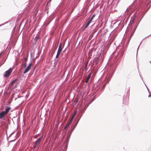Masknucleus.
Masks as SVG:
<instances>
[{
	"label": "nucleus",
	"instance_id": "nucleus-1",
	"mask_svg": "<svg viewBox=\"0 0 151 151\" xmlns=\"http://www.w3.org/2000/svg\"><path fill=\"white\" fill-rule=\"evenodd\" d=\"M42 139V137H40L37 139L34 144V145L33 146V148L35 149L36 147L37 146L40 144Z\"/></svg>",
	"mask_w": 151,
	"mask_h": 151
},
{
	"label": "nucleus",
	"instance_id": "nucleus-2",
	"mask_svg": "<svg viewBox=\"0 0 151 151\" xmlns=\"http://www.w3.org/2000/svg\"><path fill=\"white\" fill-rule=\"evenodd\" d=\"M12 70L11 68H10L7 71H6L4 75V76L5 77H8L11 73Z\"/></svg>",
	"mask_w": 151,
	"mask_h": 151
},
{
	"label": "nucleus",
	"instance_id": "nucleus-3",
	"mask_svg": "<svg viewBox=\"0 0 151 151\" xmlns=\"http://www.w3.org/2000/svg\"><path fill=\"white\" fill-rule=\"evenodd\" d=\"M62 50V48L61 47V44L60 43L59 46L57 54L56 56V58H58L60 55V52Z\"/></svg>",
	"mask_w": 151,
	"mask_h": 151
},
{
	"label": "nucleus",
	"instance_id": "nucleus-4",
	"mask_svg": "<svg viewBox=\"0 0 151 151\" xmlns=\"http://www.w3.org/2000/svg\"><path fill=\"white\" fill-rule=\"evenodd\" d=\"M32 65V63H30L28 66L27 67L26 69H25L24 71V73L25 74L28 72L30 69L31 66Z\"/></svg>",
	"mask_w": 151,
	"mask_h": 151
},
{
	"label": "nucleus",
	"instance_id": "nucleus-5",
	"mask_svg": "<svg viewBox=\"0 0 151 151\" xmlns=\"http://www.w3.org/2000/svg\"><path fill=\"white\" fill-rule=\"evenodd\" d=\"M7 114L3 111L0 113V119H2Z\"/></svg>",
	"mask_w": 151,
	"mask_h": 151
},
{
	"label": "nucleus",
	"instance_id": "nucleus-6",
	"mask_svg": "<svg viewBox=\"0 0 151 151\" xmlns=\"http://www.w3.org/2000/svg\"><path fill=\"white\" fill-rule=\"evenodd\" d=\"M91 73H90L88 75L87 77L86 80V83H87L88 82V81H89V79L91 77Z\"/></svg>",
	"mask_w": 151,
	"mask_h": 151
},
{
	"label": "nucleus",
	"instance_id": "nucleus-7",
	"mask_svg": "<svg viewBox=\"0 0 151 151\" xmlns=\"http://www.w3.org/2000/svg\"><path fill=\"white\" fill-rule=\"evenodd\" d=\"M92 21V20H91V19H90V20L88 21V22L87 23L86 26H85V27L84 28V29H86L89 26V24L91 23V22Z\"/></svg>",
	"mask_w": 151,
	"mask_h": 151
},
{
	"label": "nucleus",
	"instance_id": "nucleus-8",
	"mask_svg": "<svg viewBox=\"0 0 151 151\" xmlns=\"http://www.w3.org/2000/svg\"><path fill=\"white\" fill-rule=\"evenodd\" d=\"M11 109V108L10 107H8L5 110V111H4L6 114H7L9 112L10 110Z\"/></svg>",
	"mask_w": 151,
	"mask_h": 151
},
{
	"label": "nucleus",
	"instance_id": "nucleus-9",
	"mask_svg": "<svg viewBox=\"0 0 151 151\" xmlns=\"http://www.w3.org/2000/svg\"><path fill=\"white\" fill-rule=\"evenodd\" d=\"M99 59L98 58H96L94 60V62H95L96 64H97L99 62Z\"/></svg>",
	"mask_w": 151,
	"mask_h": 151
},
{
	"label": "nucleus",
	"instance_id": "nucleus-10",
	"mask_svg": "<svg viewBox=\"0 0 151 151\" xmlns=\"http://www.w3.org/2000/svg\"><path fill=\"white\" fill-rule=\"evenodd\" d=\"M70 123H69V121H68L67 124H66V125L65 126V127H64V129H67V128L70 125Z\"/></svg>",
	"mask_w": 151,
	"mask_h": 151
},
{
	"label": "nucleus",
	"instance_id": "nucleus-11",
	"mask_svg": "<svg viewBox=\"0 0 151 151\" xmlns=\"http://www.w3.org/2000/svg\"><path fill=\"white\" fill-rule=\"evenodd\" d=\"M16 81L17 80L16 79L14 80L10 84V86H11L13 85L14 83L15 82V81Z\"/></svg>",
	"mask_w": 151,
	"mask_h": 151
},
{
	"label": "nucleus",
	"instance_id": "nucleus-12",
	"mask_svg": "<svg viewBox=\"0 0 151 151\" xmlns=\"http://www.w3.org/2000/svg\"><path fill=\"white\" fill-rule=\"evenodd\" d=\"M23 65H24V67L25 68L27 65V63L26 62H25L23 64Z\"/></svg>",
	"mask_w": 151,
	"mask_h": 151
},
{
	"label": "nucleus",
	"instance_id": "nucleus-13",
	"mask_svg": "<svg viewBox=\"0 0 151 151\" xmlns=\"http://www.w3.org/2000/svg\"><path fill=\"white\" fill-rule=\"evenodd\" d=\"M76 112H75V113L73 114V116H72V118H74V117L75 116H76Z\"/></svg>",
	"mask_w": 151,
	"mask_h": 151
},
{
	"label": "nucleus",
	"instance_id": "nucleus-14",
	"mask_svg": "<svg viewBox=\"0 0 151 151\" xmlns=\"http://www.w3.org/2000/svg\"><path fill=\"white\" fill-rule=\"evenodd\" d=\"M95 15L94 14L92 16L91 18L90 19H91V20H92L93 18L95 17Z\"/></svg>",
	"mask_w": 151,
	"mask_h": 151
},
{
	"label": "nucleus",
	"instance_id": "nucleus-15",
	"mask_svg": "<svg viewBox=\"0 0 151 151\" xmlns=\"http://www.w3.org/2000/svg\"><path fill=\"white\" fill-rule=\"evenodd\" d=\"M73 119V118L72 117L71 118L70 120V121H69V123H70V124L71 123V122H72V121Z\"/></svg>",
	"mask_w": 151,
	"mask_h": 151
},
{
	"label": "nucleus",
	"instance_id": "nucleus-16",
	"mask_svg": "<svg viewBox=\"0 0 151 151\" xmlns=\"http://www.w3.org/2000/svg\"><path fill=\"white\" fill-rule=\"evenodd\" d=\"M87 63H86V65L85 68H86L87 66Z\"/></svg>",
	"mask_w": 151,
	"mask_h": 151
},
{
	"label": "nucleus",
	"instance_id": "nucleus-17",
	"mask_svg": "<svg viewBox=\"0 0 151 151\" xmlns=\"http://www.w3.org/2000/svg\"><path fill=\"white\" fill-rule=\"evenodd\" d=\"M38 39V37H35V39H36V40H37V39Z\"/></svg>",
	"mask_w": 151,
	"mask_h": 151
},
{
	"label": "nucleus",
	"instance_id": "nucleus-18",
	"mask_svg": "<svg viewBox=\"0 0 151 151\" xmlns=\"http://www.w3.org/2000/svg\"><path fill=\"white\" fill-rule=\"evenodd\" d=\"M25 61H26L27 60V58H25Z\"/></svg>",
	"mask_w": 151,
	"mask_h": 151
},
{
	"label": "nucleus",
	"instance_id": "nucleus-19",
	"mask_svg": "<svg viewBox=\"0 0 151 151\" xmlns=\"http://www.w3.org/2000/svg\"><path fill=\"white\" fill-rule=\"evenodd\" d=\"M1 53L0 54V57H1Z\"/></svg>",
	"mask_w": 151,
	"mask_h": 151
},
{
	"label": "nucleus",
	"instance_id": "nucleus-20",
	"mask_svg": "<svg viewBox=\"0 0 151 151\" xmlns=\"http://www.w3.org/2000/svg\"><path fill=\"white\" fill-rule=\"evenodd\" d=\"M150 96H151V95H150V96L149 95V96H148V97H150Z\"/></svg>",
	"mask_w": 151,
	"mask_h": 151
}]
</instances>
